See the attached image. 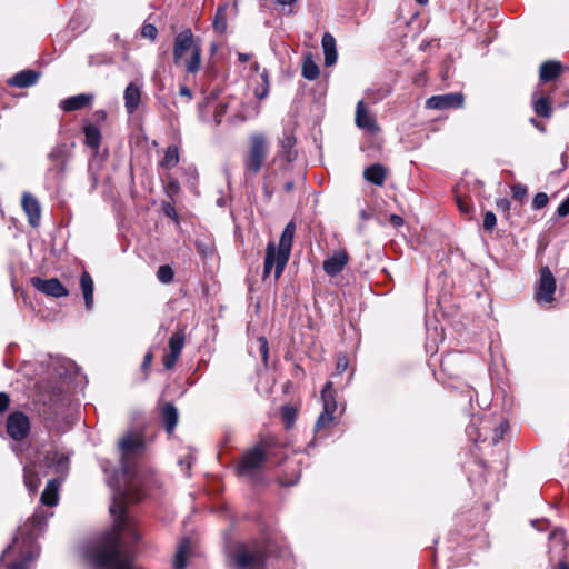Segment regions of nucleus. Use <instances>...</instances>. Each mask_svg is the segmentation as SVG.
<instances>
[{"label":"nucleus","mask_w":569,"mask_h":569,"mask_svg":"<svg viewBox=\"0 0 569 569\" xmlns=\"http://www.w3.org/2000/svg\"><path fill=\"white\" fill-rule=\"evenodd\" d=\"M281 415L287 428H290L293 425L297 417L296 409L290 406H284L281 409Z\"/></svg>","instance_id":"obj_38"},{"label":"nucleus","mask_w":569,"mask_h":569,"mask_svg":"<svg viewBox=\"0 0 569 569\" xmlns=\"http://www.w3.org/2000/svg\"><path fill=\"white\" fill-rule=\"evenodd\" d=\"M261 78L263 81V86H267V83L269 84L268 72L266 70L262 72Z\"/></svg>","instance_id":"obj_59"},{"label":"nucleus","mask_w":569,"mask_h":569,"mask_svg":"<svg viewBox=\"0 0 569 569\" xmlns=\"http://www.w3.org/2000/svg\"><path fill=\"white\" fill-rule=\"evenodd\" d=\"M386 169L382 164L380 163H375V164H371L369 166L368 168L365 169L363 171V178L375 184V186H383L385 183V180H386Z\"/></svg>","instance_id":"obj_25"},{"label":"nucleus","mask_w":569,"mask_h":569,"mask_svg":"<svg viewBox=\"0 0 569 569\" xmlns=\"http://www.w3.org/2000/svg\"><path fill=\"white\" fill-rule=\"evenodd\" d=\"M189 552L188 541H183L179 545L178 550L173 558V568L174 569H184L187 567V558Z\"/></svg>","instance_id":"obj_33"},{"label":"nucleus","mask_w":569,"mask_h":569,"mask_svg":"<svg viewBox=\"0 0 569 569\" xmlns=\"http://www.w3.org/2000/svg\"><path fill=\"white\" fill-rule=\"evenodd\" d=\"M179 163V150L176 146H169L166 151L164 156L160 161V166L166 169H171L176 167Z\"/></svg>","instance_id":"obj_32"},{"label":"nucleus","mask_w":569,"mask_h":569,"mask_svg":"<svg viewBox=\"0 0 569 569\" xmlns=\"http://www.w3.org/2000/svg\"><path fill=\"white\" fill-rule=\"evenodd\" d=\"M141 34L143 38H148L150 40H156L157 36H158V30L156 28V26L151 24V23H146L143 24L142 29H141Z\"/></svg>","instance_id":"obj_43"},{"label":"nucleus","mask_w":569,"mask_h":569,"mask_svg":"<svg viewBox=\"0 0 569 569\" xmlns=\"http://www.w3.org/2000/svg\"><path fill=\"white\" fill-rule=\"evenodd\" d=\"M238 58H239V61L247 62L250 57L248 53H239Z\"/></svg>","instance_id":"obj_58"},{"label":"nucleus","mask_w":569,"mask_h":569,"mask_svg":"<svg viewBox=\"0 0 569 569\" xmlns=\"http://www.w3.org/2000/svg\"><path fill=\"white\" fill-rule=\"evenodd\" d=\"M186 336L182 330L173 332L169 339V352L163 356L162 362L167 370H171L184 347Z\"/></svg>","instance_id":"obj_13"},{"label":"nucleus","mask_w":569,"mask_h":569,"mask_svg":"<svg viewBox=\"0 0 569 569\" xmlns=\"http://www.w3.org/2000/svg\"><path fill=\"white\" fill-rule=\"evenodd\" d=\"M52 512L38 508L26 523L18 529L13 545L9 546L4 556L18 553L19 558L11 563V569H31V562L39 555L37 538L43 532Z\"/></svg>","instance_id":"obj_2"},{"label":"nucleus","mask_w":569,"mask_h":569,"mask_svg":"<svg viewBox=\"0 0 569 569\" xmlns=\"http://www.w3.org/2000/svg\"><path fill=\"white\" fill-rule=\"evenodd\" d=\"M296 138L295 136L284 130L282 138L280 139V150L278 152V157L282 158L287 162H291L297 158V151L295 150Z\"/></svg>","instance_id":"obj_18"},{"label":"nucleus","mask_w":569,"mask_h":569,"mask_svg":"<svg viewBox=\"0 0 569 569\" xmlns=\"http://www.w3.org/2000/svg\"><path fill=\"white\" fill-rule=\"evenodd\" d=\"M390 222L395 227H401L403 224V219L398 214H391L390 216Z\"/></svg>","instance_id":"obj_52"},{"label":"nucleus","mask_w":569,"mask_h":569,"mask_svg":"<svg viewBox=\"0 0 569 569\" xmlns=\"http://www.w3.org/2000/svg\"><path fill=\"white\" fill-rule=\"evenodd\" d=\"M24 485L29 489L30 492H36L40 485L39 477L29 468H24L23 473Z\"/></svg>","instance_id":"obj_35"},{"label":"nucleus","mask_w":569,"mask_h":569,"mask_svg":"<svg viewBox=\"0 0 569 569\" xmlns=\"http://www.w3.org/2000/svg\"><path fill=\"white\" fill-rule=\"evenodd\" d=\"M9 403H10V398H9L8 393L0 392V413L4 412L8 409Z\"/></svg>","instance_id":"obj_48"},{"label":"nucleus","mask_w":569,"mask_h":569,"mask_svg":"<svg viewBox=\"0 0 569 569\" xmlns=\"http://www.w3.org/2000/svg\"><path fill=\"white\" fill-rule=\"evenodd\" d=\"M179 96L186 98L188 101L192 98L191 90L187 86H181L179 88Z\"/></svg>","instance_id":"obj_51"},{"label":"nucleus","mask_w":569,"mask_h":569,"mask_svg":"<svg viewBox=\"0 0 569 569\" xmlns=\"http://www.w3.org/2000/svg\"><path fill=\"white\" fill-rule=\"evenodd\" d=\"M69 159V153L63 146H57L49 152L48 160L50 164L46 178L50 187L59 188L62 184Z\"/></svg>","instance_id":"obj_7"},{"label":"nucleus","mask_w":569,"mask_h":569,"mask_svg":"<svg viewBox=\"0 0 569 569\" xmlns=\"http://www.w3.org/2000/svg\"><path fill=\"white\" fill-rule=\"evenodd\" d=\"M349 256L346 251H337L323 262V270L328 276H337L348 263Z\"/></svg>","instance_id":"obj_16"},{"label":"nucleus","mask_w":569,"mask_h":569,"mask_svg":"<svg viewBox=\"0 0 569 569\" xmlns=\"http://www.w3.org/2000/svg\"><path fill=\"white\" fill-rule=\"evenodd\" d=\"M295 231L296 224L290 221L281 233L279 247L276 248L273 243L268 244L263 263V279L271 273L273 268L274 280H278L282 274L289 260Z\"/></svg>","instance_id":"obj_3"},{"label":"nucleus","mask_w":569,"mask_h":569,"mask_svg":"<svg viewBox=\"0 0 569 569\" xmlns=\"http://www.w3.org/2000/svg\"><path fill=\"white\" fill-rule=\"evenodd\" d=\"M562 66L557 61H546L540 66L539 77L543 82L555 80L561 72Z\"/></svg>","instance_id":"obj_27"},{"label":"nucleus","mask_w":569,"mask_h":569,"mask_svg":"<svg viewBox=\"0 0 569 569\" xmlns=\"http://www.w3.org/2000/svg\"><path fill=\"white\" fill-rule=\"evenodd\" d=\"M335 415L322 411L315 425V432L330 427L333 423Z\"/></svg>","instance_id":"obj_37"},{"label":"nucleus","mask_w":569,"mask_h":569,"mask_svg":"<svg viewBox=\"0 0 569 569\" xmlns=\"http://www.w3.org/2000/svg\"><path fill=\"white\" fill-rule=\"evenodd\" d=\"M418 3L420 4H426L428 2V0H416Z\"/></svg>","instance_id":"obj_62"},{"label":"nucleus","mask_w":569,"mask_h":569,"mask_svg":"<svg viewBox=\"0 0 569 569\" xmlns=\"http://www.w3.org/2000/svg\"><path fill=\"white\" fill-rule=\"evenodd\" d=\"M558 569H569V566L567 565L566 561H560L558 563Z\"/></svg>","instance_id":"obj_60"},{"label":"nucleus","mask_w":569,"mask_h":569,"mask_svg":"<svg viewBox=\"0 0 569 569\" xmlns=\"http://www.w3.org/2000/svg\"><path fill=\"white\" fill-rule=\"evenodd\" d=\"M229 559L232 569H262L267 559V550L258 541L239 543L229 553Z\"/></svg>","instance_id":"obj_5"},{"label":"nucleus","mask_w":569,"mask_h":569,"mask_svg":"<svg viewBox=\"0 0 569 569\" xmlns=\"http://www.w3.org/2000/svg\"><path fill=\"white\" fill-rule=\"evenodd\" d=\"M30 282L38 291L49 297L62 298L69 295V290L58 278L42 279L40 277H32Z\"/></svg>","instance_id":"obj_11"},{"label":"nucleus","mask_w":569,"mask_h":569,"mask_svg":"<svg viewBox=\"0 0 569 569\" xmlns=\"http://www.w3.org/2000/svg\"><path fill=\"white\" fill-rule=\"evenodd\" d=\"M124 107L129 114H133L141 102V88L136 82H130L123 92Z\"/></svg>","instance_id":"obj_17"},{"label":"nucleus","mask_w":569,"mask_h":569,"mask_svg":"<svg viewBox=\"0 0 569 569\" xmlns=\"http://www.w3.org/2000/svg\"><path fill=\"white\" fill-rule=\"evenodd\" d=\"M532 107L538 117L550 118L552 114L551 101L539 89L532 93Z\"/></svg>","instance_id":"obj_19"},{"label":"nucleus","mask_w":569,"mask_h":569,"mask_svg":"<svg viewBox=\"0 0 569 569\" xmlns=\"http://www.w3.org/2000/svg\"><path fill=\"white\" fill-rule=\"evenodd\" d=\"M269 154V143L261 133L252 134L249 139V149L243 157L244 176H256L263 167Z\"/></svg>","instance_id":"obj_6"},{"label":"nucleus","mask_w":569,"mask_h":569,"mask_svg":"<svg viewBox=\"0 0 569 569\" xmlns=\"http://www.w3.org/2000/svg\"><path fill=\"white\" fill-rule=\"evenodd\" d=\"M283 188H284V190H286L287 192L292 191V189H293V182H292V181H288V182H286V183H284V186H283Z\"/></svg>","instance_id":"obj_57"},{"label":"nucleus","mask_w":569,"mask_h":569,"mask_svg":"<svg viewBox=\"0 0 569 569\" xmlns=\"http://www.w3.org/2000/svg\"><path fill=\"white\" fill-rule=\"evenodd\" d=\"M80 288L83 293L86 308H87V310H91V308L93 306L94 286H93V280H92L91 276L87 271H83L80 277Z\"/></svg>","instance_id":"obj_26"},{"label":"nucleus","mask_w":569,"mask_h":569,"mask_svg":"<svg viewBox=\"0 0 569 569\" xmlns=\"http://www.w3.org/2000/svg\"><path fill=\"white\" fill-rule=\"evenodd\" d=\"M549 198L545 192H538L532 200V208L535 210H540L548 204Z\"/></svg>","instance_id":"obj_40"},{"label":"nucleus","mask_w":569,"mask_h":569,"mask_svg":"<svg viewBox=\"0 0 569 569\" xmlns=\"http://www.w3.org/2000/svg\"><path fill=\"white\" fill-rule=\"evenodd\" d=\"M226 11H227V6H219L216 11L212 26H213V29L218 33H224L227 30L228 24H227Z\"/></svg>","instance_id":"obj_34"},{"label":"nucleus","mask_w":569,"mask_h":569,"mask_svg":"<svg viewBox=\"0 0 569 569\" xmlns=\"http://www.w3.org/2000/svg\"><path fill=\"white\" fill-rule=\"evenodd\" d=\"M174 271L169 264L160 266L157 270V279L164 284L173 281Z\"/></svg>","instance_id":"obj_36"},{"label":"nucleus","mask_w":569,"mask_h":569,"mask_svg":"<svg viewBox=\"0 0 569 569\" xmlns=\"http://www.w3.org/2000/svg\"><path fill=\"white\" fill-rule=\"evenodd\" d=\"M266 461L267 452L264 449L259 445L254 446L242 455L237 466V473L240 477H249L250 479H253Z\"/></svg>","instance_id":"obj_8"},{"label":"nucleus","mask_w":569,"mask_h":569,"mask_svg":"<svg viewBox=\"0 0 569 569\" xmlns=\"http://www.w3.org/2000/svg\"><path fill=\"white\" fill-rule=\"evenodd\" d=\"M497 224V217L492 211H487L483 217V228L487 231H492Z\"/></svg>","instance_id":"obj_42"},{"label":"nucleus","mask_w":569,"mask_h":569,"mask_svg":"<svg viewBox=\"0 0 569 569\" xmlns=\"http://www.w3.org/2000/svg\"><path fill=\"white\" fill-rule=\"evenodd\" d=\"M84 143L91 149H98L101 141V132L94 124H87L83 128Z\"/></svg>","instance_id":"obj_30"},{"label":"nucleus","mask_w":569,"mask_h":569,"mask_svg":"<svg viewBox=\"0 0 569 569\" xmlns=\"http://www.w3.org/2000/svg\"><path fill=\"white\" fill-rule=\"evenodd\" d=\"M22 209L28 216V221L31 227L37 228L41 219V208L38 199L29 192L22 194Z\"/></svg>","instance_id":"obj_15"},{"label":"nucleus","mask_w":569,"mask_h":569,"mask_svg":"<svg viewBox=\"0 0 569 569\" xmlns=\"http://www.w3.org/2000/svg\"><path fill=\"white\" fill-rule=\"evenodd\" d=\"M355 122L358 128L369 133L375 134L380 131L376 117L366 108L363 100L357 103Z\"/></svg>","instance_id":"obj_14"},{"label":"nucleus","mask_w":569,"mask_h":569,"mask_svg":"<svg viewBox=\"0 0 569 569\" xmlns=\"http://www.w3.org/2000/svg\"><path fill=\"white\" fill-rule=\"evenodd\" d=\"M258 347H259V352H260V356L262 358V361L264 365L268 363V357H269V345H268V340L266 337H259L258 340Z\"/></svg>","instance_id":"obj_39"},{"label":"nucleus","mask_w":569,"mask_h":569,"mask_svg":"<svg viewBox=\"0 0 569 569\" xmlns=\"http://www.w3.org/2000/svg\"><path fill=\"white\" fill-rule=\"evenodd\" d=\"M321 400L325 412L335 415L337 410V401L332 382H327L321 391Z\"/></svg>","instance_id":"obj_29"},{"label":"nucleus","mask_w":569,"mask_h":569,"mask_svg":"<svg viewBox=\"0 0 569 569\" xmlns=\"http://www.w3.org/2000/svg\"><path fill=\"white\" fill-rule=\"evenodd\" d=\"M508 428V423L506 421H502L496 429H495V436H493V443H497L499 440L502 439V436L505 431Z\"/></svg>","instance_id":"obj_44"},{"label":"nucleus","mask_w":569,"mask_h":569,"mask_svg":"<svg viewBox=\"0 0 569 569\" xmlns=\"http://www.w3.org/2000/svg\"><path fill=\"white\" fill-rule=\"evenodd\" d=\"M7 432L14 440H23L30 432L29 418L21 411H14L8 416Z\"/></svg>","instance_id":"obj_10"},{"label":"nucleus","mask_w":569,"mask_h":569,"mask_svg":"<svg viewBox=\"0 0 569 569\" xmlns=\"http://www.w3.org/2000/svg\"><path fill=\"white\" fill-rule=\"evenodd\" d=\"M40 73L34 70H23L16 73L8 84L17 88H27L37 83Z\"/></svg>","instance_id":"obj_21"},{"label":"nucleus","mask_w":569,"mask_h":569,"mask_svg":"<svg viewBox=\"0 0 569 569\" xmlns=\"http://www.w3.org/2000/svg\"><path fill=\"white\" fill-rule=\"evenodd\" d=\"M161 417L168 433H172L178 423V410L172 403H166L161 410Z\"/></svg>","instance_id":"obj_28"},{"label":"nucleus","mask_w":569,"mask_h":569,"mask_svg":"<svg viewBox=\"0 0 569 569\" xmlns=\"http://www.w3.org/2000/svg\"><path fill=\"white\" fill-rule=\"evenodd\" d=\"M530 122L537 128L539 129L540 131H545V127L542 124H540V122L538 120H536L535 118H531L530 119Z\"/></svg>","instance_id":"obj_55"},{"label":"nucleus","mask_w":569,"mask_h":569,"mask_svg":"<svg viewBox=\"0 0 569 569\" xmlns=\"http://www.w3.org/2000/svg\"><path fill=\"white\" fill-rule=\"evenodd\" d=\"M119 466L102 460L100 466L112 490L110 513L113 528L83 548V557L93 569H139L132 543L140 540L133 522L127 516V502H138L144 495L142 463L147 452L146 438L140 430H128L117 442Z\"/></svg>","instance_id":"obj_1"},{"label":"nucleus","mask_w":569,"mask_h":569,"mask_svg":"<svg viewBox=\"0 0 569 569\" xmlns=\"http://www.w3.org/2000/svg\"><path fill=\"white\" fill-rule=\"evenodd\" d=\"M497 208L499 209H502V210H509L510 208V202L508 199H500L497 201Z\"/></svg>","instance_id":"obj_54"},{"label":"nucleus","mask_w":569,"mask_h":569,"mask_svg":"<svg viewBox=\"0 0 569 569\" xmlns=\"http://www.w3.org/2000/svg\"><path fill=\"white\" fill-rule=\"evenodd\" d=\"M299 476L293 475L290 479L279 478L280 486H293L298 482Z\"/></svg>","instance_id":"obj_50"},{"label":"nucleus","mask_w":569,"mask_h":569,"mask_svg":"<svg viewBox=\"0 0 569 569\" xmlns=\"http://www.w3.org/2000/svg\"><path fill=\"white\" fill-rule=\"evenodd\" d=\"M187 51L191 52L190 59L184 61V68L188 73L196 74L201 68V48L196 42L194 36L190 29L179 32L174 37L173 62L181 64Z\"/></svg>","instance_id":"obj_4"},{"label":"nucleus","mask_w":569,"mask_h":569,"mask_svg":"<svg viewBox=\"0 0 569 569\" xmlns=\"http://www.w3.org/2000/svg\"><path fill=\"white\" fill-rule=\"evenodd\" d=\"M98 113L100 114L101 118H106V112L104 111H99Z\"/></svg>","instance_id":"obj_63"},{"label":"nucleus","mask_w":569,"mask_h":569,"mask_svg":"<svg viewBox=\"0 0 569 569\" xmlns=\"http://www.w3.org/2000/svg\"><path fill=\"white\" fill-rule=\"evenodd\" d=\"M388 94V91H383L380 97H378L375 101L385 98Z\"/></svg>","instance_id":"obj_61"},{"label":"nucleus","mask_w":569,"mask_h":569,"mask_svg":"<svg viewBox=\"0 0 569 569\" xmlns=\"http://www.w3.org/2000/svg\"><path fill=\"white\" fill-rule=\"evenodd\" d=\"M465 96L461 92H451L439 96H432L426 101L428 109L445 110L449 108H462Z\"/></svg>","instance_id":"obj_12"},{"label":"nucleus","mask_w":569,"mask_h":569,"mask_svg":"<svg viewBox=\"0 0 569 569\" xmlns=\"http://www.w3.org/2000/svg\"><path fill=\"white\" fill-rule=\"evenodd\" d=\"M301 73L302 77L307 80H316L319 77V67L313 61L312 56L310 53L307 54L303 59Z\"/></svg>","instance_id":"obj_31"},{"label":"nucleus","mask_w":569,"mask_h":569,"mask_svg":"<svg viewBox=\"0 0 569 569\" xmlns=\"http://www.w3.org/2000/svg\"><path fill=\"white\" fill-rule=\"evenodd\" d=\"M178 189V184L177 183H171V189Z\"/></svg>","instance_id":"obj_64"},{"label":"nucleus","mask_w":569,"mask_h":569,"mask_svg":"<svg viewBox=\"0 0 569 569\" xmlns=\"http://www.w3.org/2000/svg\"><path fill=\"white\" fill-rule=\"evenodd\" d=\"M297 0H277V3L280 6H292Z\"/></svg>","instance_id":"obj_56"},{"label":"nucleus","mask_w":569,"mask_h":569,"mask_svg":"<svg viewBox=\"0 0 569 569\" xmlns=\"http://www.w3.org/2000/svg\"><path fill=\"white\" fill-rule=\"evenodd\" d=\"M321 44L325 53V64L327 67L333 66L338 58L336 40L333 36L329 32H326L322 37Z\"/></svg>","instance_id":"obj_23"},{"label":"nucleus","mask_w":569,"mask_h":569,"mask_svg":"<svg viewBox=\"0 0 569 569\" xmlns=\"http://www.w3.org/2000/svg\"><path fill=\"white\" fill-rule=\"evenodd\" d=\"M152 353L151 352H147L144 355V358H143V361H142V369L146 370L147 368H149L151 366V362H152Z\"/></svg>","instance_id":"obj_53"},{"label":"nucleus","mask_w":569,"mask_h":569,"mask_svg":"<svg viewBox=\"0 0 569 569\" xmlns=\"http://www.w3.org/2000/svg\"><path fill=\"white\" fill-rule=\"evenodd\" d=\"M269 93V84L267 83V86H261V88H258L256 89L254 91V94L258 99H264Z\"/></svg>","instance_id":"obj_49"},{"label":"nucleus","mask_w":569,"mask_h":569,"mask_svg":"<svg viewBox=\"0 0 569 569\" xmlns=\"http://www.w3.org/2000/svg\"><path fill=\"white\" fill-rule=\"evenodd\" d=\"M556 278L549 267L539 270V280L535 287V300L541 307H549L555 300Z\"/></svg>","instance_id":"obj_9"},{"label":"nucleus","mask_w":569,"mask_h":569,"mask_svg":"<svg viewBox=\"0 0 569 569\" xmlns=\"http://www.w3.org/2000/svg\"><path fill=\"white\" fill-rule=\"evenodd\" d=\"M527 187L521 183H516L511 186L512 197L518 201H522L527 196Z\"/></svg>","instance_id":"obj_41"},{"label":"nucleus","mask_w":569,"mask_h":569,"mask_svg":"<svg viewBox=\"0 0 569 569\" xmlns=\"http://www.w3.org/2000/svg\"><path fill=\"white\" fill-rule=\"evenodd\" d=\"M457 204L459 210L465 214H469L472 210V204L469 201L462 200L461 198H457Z\"/></svg>","instance_id":"obj_46"},{"label":"nucleus","mask_w":569,"mask_h":569,"mask_svg":"<svg viewBox=\"0 0 569 569\" xmlns=\"http://www.w3.org/2000/svg\"><path fill=\"white\" fill-rule=\"evenodd\" d=\"M46 462L57 473L64 475L69 468V458L63 452L51 451L46 456Z\"/></svg>","instance_id":"obj_20"},{"label":"nucleus","mask_w":569,"mask_h":569,"mask_svg":"<svg viewBox=\"0 0 569 569\" xmlns=\"http://www.w3.org/2000/svg\"><path fill=\"white\" fill-rule=\"evenodd\" d=\"M347 368L348 359L345 356L339 357L336 365V373L341 375L347 370Z\"/></svg>","instance_id":"obj_45"},{"label":"nucleus","mask_w":569,"mask_h":569,"mask_svg":"<svg viewBox=\"0 0 569 569\" xmlns=\"http://www.w3.org/2000/svg\"><path fill=\"white\" fill-rule=\"evenodd\" d=\"M557 214L559 218H563L569 214V201L565 199L557 209Z\"/></svg>","instance_id":"obj_47"},{"label":"nucleus","mask_w":569,"mask_h":569,"mask_svg":"<svg viewBox=\"0 0 569 569\" xmlns=\"http://www.w3.org/2000/svg\"><path fill=\"white\" fill-rule=\"evenodd\" d=\"M59 487H60V480L51 479L48 481V483L40 497V501L42 502V505L48 506V507H53L58 503Z\"/></svg>","instance_id":"obj_22"},{"label":"nucleus","mask_w":569,"mask_h":569,"mask_svg":"<svg viewBox=\"0 0 569 569\" xmlns=\"http://www.w3.org/2000/svg\"><path fill=\"white\" fill-rule=\"evenodd\" d=\"M92 98L93 97L91 94H86V93L77 94V96H73L68 99L62 100L60 103V107L63 111H67V112L80 110V109L84 108L86 106H88L91 102Z\"/></svg>","instance_id":"obj_24"}]
</instances>
